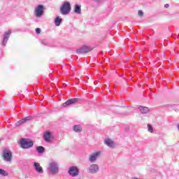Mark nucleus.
<instances>
[{"instance_id": "nucleus-26", "label": "nucleus", "mask_w": 179, "mask_h": 179, "mask_svg": "<svg viewBox=\"0 0 179 179\" xmlns=\"http://www.w3.org/2000/svg\"><path fill=\"white\" fill-rule=\"evenodd\" d=\"M170 6L169 4H165L164 7L165 8H169Z\"/></svg>"}, {"instance_id": "nucleus-24", "label": "nucleus", "mask_w": 179, "mask_h": 179, "mask_svg": "<svg viewBox=\"0 0 179 179\" xmlns=\"http://www.w3.org/2000/svg\"><path fill=\"white\" fill-rule=\"evenodd\" d=\"M36 33L37 34H40L41 33V29L40 28H36Z\"/></svg>"}, {"instance_id": "nucleus-9", "label": "nucleus", "mask_w": 179, "mask_h": 179, "mask_svg": "<svg viewBox=\"0 0 179 179\" xmlns=\"http://www.w3.org/2000/svg\"><path fill=\"white\" fill-rule=\"evenodd\" d=\"M92 51V48L88 46H83L82 48L77 49L76 53L77 54H83L85 52H90Z\"/></svg>"}, {"instance_id": "nucleus-13", "label": "nucleus", "mask_w": 179, "mask_h": 179, "mask_svg": "<svg viewBox=\"0 0 179 179\" xmlns=\"http://www.w3.org/2000/svg\"><path fill=\"white\" fill-rule=\"evenodd\" d=\"M30 120H31V116H28L24 118H22V120H19L18 122H17L15 123V126L19 127L20 125H22V124H24V122H26V121H30Z\"/></svg>"}, {"instance_id": "nucleus-11", "label": "nucleus", "mask_w": 179, "mask_h": 179, "mask_svg": "<svg viewBox=\"0 0 179 179\" xmlns=\"http://www.w3.org/2000/svg\"><path fill=\"white\" fill-rule=\"evenodd\" d=\"M34 167L36 171L39 174H43L44 173V170H43V167L40 165L38 162H34Z\"/></svg>"}, {"instance_id": "nucleus-16", "label": "nucleus", "mask_w": 179, "mask_h": 179, "mask_svg": "<svg viewBox=\"0 0 179 179\" xmlns=\"http://www.w3.org/2000/svg\"><path fill=\"white\" fill-rule=\"evenodd\" d=\"M43 138L45 142H50L51 139V133L50 131H47L43 134Z\"/></svg>"}, {"instance_id": "nucleus-23", "label": "nucleus", "mask_w": 179, "mask_h": 179, "mask_svg": "<svg viewBox=\"0 0 179 179\" xmlns=\"http://www.w3.org/2000/svg\"><path fill=\"white\" fill-rule=\"evenodd\" d=\"M138 16H140V17H142L143 16V11H142L141 10H138Z\"/></svg>"}, {"instance_id": "nucleus-25", "label": "nucleus", "mask_w": 179, "mask_h": 179, "mask_svg": "<svg viewBox=\"0 0 179 179\" xmlns=\"http://www.w3.org/2000/svg\"><path fill=\"white\" fill-rule=\"evenodd\" d=\"M94 1H95V2H101V1L103 0H94Z\"/></svg>"}, {"instance_id": "nucleus-14", "label": "nucleus", "mask_w": 179, "mask_h": 179, "mask_svg": "<svg viewBox=\"0 0 179 179\" xmlns=\"http://www.w3.org/2000/svg\"><path fill=\"white\" fill-rule=\"evenodd\" d=\"M104 143H106L108 148H114V146H115V143H114V141H113L111 138H106Z\"/></svg>"}, {"instance_id": "nucleus-21", "label": "nucleus", "mask_w": 179, "mask_h": 179, "mask_svg": "<svg viewBox=\"0 0 179 179\" xmlns=\"http://www.w3.org/2000/svg\"><path fill=\"white\" fill-rule=\"evenodd\" d=\"M36 150L38 153H44L45 149L43 146H38L36 148Z\"/></svg>"}, {"instance_id": "nucleus-10", "label": "nucleus", "mask_w": 179, "mask_h": 179, "mask_svg": "<svg viewBox=\"0 0 179 179\" xmlns=\"http://www.w3.org/2000/svg\"><path fill=\"white\" fill-rule=\"evenodd\" d=\"M100 153H101L100 151H98L96 152H94L93 154H92L91 155H90V158L89 160L91 163H94V162H96V160H97V157H99V156H100Z\"/></svg>"}, {"instance_id": "nucleus-15", "label": "nucleus", "mask_w": 179, "mask_h": 179, "mask_svg": "<svg viewBox=\"0 0 179 179\" xmlns=\"http://www.w3.org/2000/svg\"><path fill=\"white\" fill-rule=\"evenodd\" d=\"M138 109L141 114H148L149 113V108L146 106H139Z\"/></svg>"}, {"instance_id": "nucleus-7", "label": "nucleus", "mask_w": 179, "mask_h": 179, "mask_svg": "<svg viewBox=\"0 0 179 179\" xmlns=\"http://www.w3.org/2000/svg\"><path fill=\"white\" fill-rule=\"evenodd\" d=\"M43 12H44V6L43 5H38L35 8L34 15L36 17H41Z\"/></svg>"}, {"instance_id": "nucleus-2", "label": "nucleus", "mask_w": 179, "mask_h": 179, "mask_svg": "<svg viewBox=\"0 0 179 179\" xmlns=\"http://www.w3.org/2000/svg\"><path fill=\"white\" fill-rule=\"evenodd\" d=\"M2 157L4 162H12V152L9 149L5 148L3 150Z\"/></svg>"}, {"instance_id": "nucleus-20", "label": "nucleus", "mask_w": 179, "mask_h": 179, "mask_svg": "<svg viewBox=\"0 0 179 179\" xmlns=\"http://www.w3.org/2000/svg\"><path fill=\"white\" fill-rule=\"evenodd\" d=\"M0 176H2L3 177H7V176H9V173L6 172V171L0 169Z\"/></svg>"}, {"instance_id": "nucleus-8", "label": "nucleus", "mask_w": 179, "mask_h": 179, "mask_svg": "<svg viewBox=\"0 0 179 179\" xmlns=\"http://www.w3.org/2000/svg\"><path fill=\"white\" fill-rule=\"evenodd\" d=\"M10 34H12V31L10 30L4 33L3 42H2V45H3L4 47L5 45H6V43H8V40H9V37H10Z\"/></svg>"}, {"instance_id": "nucleus-6", "label": "nucleus", "mask_w": 179, "mask_h": 179, "mask_svg": "<svg viewBox=\"0 0 179 179\" xmlns=\"http://www.w3.org/2000/svg\"><path fill=\"white\" fill-rule=\"evenodd\" d=\"M69 174L71 177H78L79 176V169L73 166L69 169Z\"/></svg>"}, {"instance_id": "nucleus-5", "label": "nucleus", "mask_w": 179, "mask_h": 179, "mask_svg": "<svg viewBox=\"0 0 179 179\" xmlns=\"http://www.w3.org/2000/svg\"><path fill=\"white\" fill-rule=\"evenodd\" d=\"M99 170H100V167L99 166V165L96 164H92L87 169V172L90 174H96V173H99Z\"/></svg>"}, {"instance_id": "nucleus-18", "label": "nucleus", "mask_w": 179, "mask_h": 179, "mask_svg": "<svg viewBox=\"0 0 179 179\" xmlns=\"http://www.w3.org/2000/svg\"><path fill=\"white\" fill-rule=\"evenodd\" d=\"M61 22H62V19L59 17H57L55 19V26H61Z\"/></svg>"}, {"instance_id": "nucleus-3", "label": "nucleus", "mask_w": 179, "mask_h": 179, "mask_svg": "<svg viewBox=\"0 0 179 179\" xmlns=\"http://www.w3.org/2000/svg\"><path fill=\"white\" fill-rule=\"evenodd\" d=\"M48 170L51 174H57V173L59 171L58 164L55 162H51L49 164Z\"/></svg>"}, {"instance_id": "nucleus-17", "label": "nucleus", "mask_w": 179, "mask_h": 179, "mask_svg": "<svg viewBox=\"0 0 179 179\" xmlns=\"http://www.w3.org/2000/svg\"><path fill=\"white\" fill-rule=\"evenodd\" d=\"M74 13L77 15H80L82 13V8L80 5L76 4L74 7Z\"/></svg>"}, {"instance_id": "nucleus-1", "label": "nucleus", "mask_w": 179, "mask_h": 179, "mask_svg": "<svg viewBox=\"0 0 179 179\" xmlns=\"http://www.w3.org/2000/svg\"><path fill=\"white\" fill-rule=\"evenodd\" d=\"M71 3L69 1H65L60 8L62 15H68L71 12Z\"/></svg>"}, {"instance_id": "nucleus-12", "label": "nucleus", "mask_w": 179, "mask_h": 179, "mask_svg": "<svg viewBox=\"0 0 179 179\" xmlns=\"http://www.w3.org/2000/svg\"><path fill=\"white\" fill-rule=\"evenodd\" d=\"M79 101V99L74 98V99H70L67 100L65 103L62 104L63 107H66V106H71V104H75Z\"/></svg>"}, {"instance_id": "nucleus-4", "label": "nucleus", "mask_w": 179, "mask_h": 179, "mask_svg": "<svg viewBox=\"0 0 179 179\" xmlns=\"http://www.w3.org/2000/svg\"><path fill=\"white\" fill-rule=\"evenodd\" d=\"M33 145V141H29L28 139L22 138L20 140V146L22 149H29L32 148Z\"/></svg>"}, {"instance_id": "nucleus-19", "label": "nucleus", "mask_w": 179, "mask_h": 179, "mask_svg": "<svg viewBox=\"0 0 179 179\" xmlns=\"http://www.w3.org/2000/svg\"><path fill=\"white\" fill-rule=\"evenodd\" d=\"M73 131L75 132H82V127H80V125H75L73 127Z\"/></svg>"}, {"instance_id": "nucleus-22", "label": "nucleus", "mask_w": 179, "mask_h": 179, "mask_svg": "<svg viewBox=\"0 0 179 179\" xmlns=\"http://www.w3.org/2000/svg\"><path fill=\"white\" fill-rule=\"evenodd\" d=\"M148 131L151 134L153 133V127H152L150 124H148Z\"/></svg>"}]
</instances>
